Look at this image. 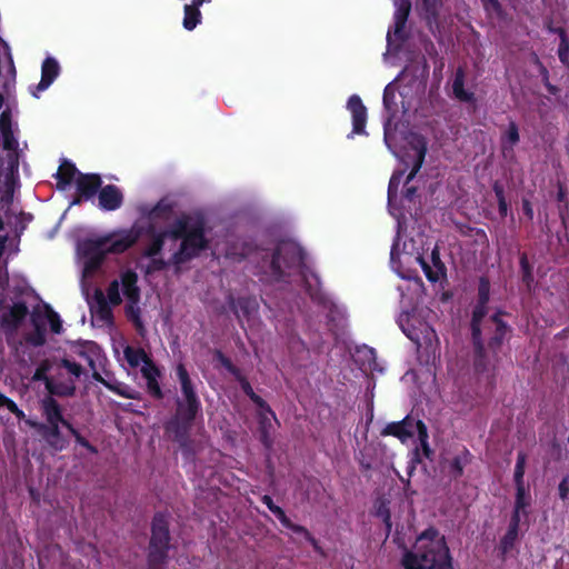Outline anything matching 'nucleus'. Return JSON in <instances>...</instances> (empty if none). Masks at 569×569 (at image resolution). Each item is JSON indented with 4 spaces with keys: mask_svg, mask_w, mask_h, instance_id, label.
<instances>
[{
    "mask_svg": "<svg viewBox=\"0 0 569 569\" xmlns=\"http://www.w3.org/2000/svg\"><path fill=\"white\" fill-rule=\"evenodd\" d=\"M27 423L37 428L46 441L56 450H62L66 447L67 442L60 435V425L46 426L30 420H27Z\"/></svg>",
    "mask_w": 569,
    "mask_h": 569,
    "instance_id": "nucleus-20",
    "label": "nucleus"
},
{
    "mask_svg": "<svg viewBox=\"0 0 569 569\" xmlns=\"http://www.w3.org/2000/svg\"><path fill=\"white\" fill-rule=\"evenodd\" d=\"M559 497L562 500L568 499L569 496V478L566 477L561 480V482L558 486Z\"/></svg>",
    "mask_w": 569,
    "mask_h": 569,
    "instance_id": "nucleus-47",
    "label": "nucleus"
},
{
    "mask_svg": "<svg viewBox=\"0 0 569 569\" xmlns=\"http://www.w3.org/2000/svg\"><path fill=\"white\" fill-rule=\"evenodd\" d=\"M42 409L47 420L46 426L62 425L67 428V425H70L62 418L61 410L57 401L51 397H47L42 400Z\"/></svg>",
    "mask_w": 569,
    "mask_h": 569,
    "instance_id": "nucleus-25",
    "label": "nucleus"
},
{
    "mask_svg": "<svg viewBox=\"0 0 569 569\" xmlns=\"http://www.w3.org/2000/svg\"><path fill=\"white\" fill-rule=\"evenodd\" d=\"M21 230L17 229L0 234V249H17L20 244Z\"/></svg>",
    "mask_w": 569,
    "mask_h": 569,
    "instance_id": "nucleus-35",
    "label": "nucleus"
},
{
    "mask_svg": "<svg viewBox=\"0 0 569 569\" xmlns=\"http://www.w3.org/2000/svg\"><path fill=\"white\" fill-rule=\"evenodd\" d=\"M412 194H413V189L408 188L406 197L410 199Z\"/></svg>",
    "mask_w": 569,
    "mask_h": 569,
    "instance_id": "nucleus-59",
    "label": "nucleus"
},
{
    "mask_svg": "<svg viewBox=\"0 0 569 569\" xmlns=\"http://www.w3.org/2000/svg\"><path fill=\"white\" fill-rule=\"evenodd\" d=\"M427 74H428V66H427L426 61L423 60L421 66L418 69V74L416 77L423 79L427 77Z\"/></svg>",
    "mask_w": 569,
    "mask_h": 569,
    "instance_id": "nucleus-51",
    "label": "nucleus"
},
{
    "mask_svg": "<svg viewBox=\"0 0 569 569\" xmlns=\"http://www.w3.org/2000/svg\"><path fill=\"white\" fill-rule=\"evenodd\" d=\"M0 400H2V402L6 403V408L12 412L13 415L17 416V418L19 419H23L24 418V413L22 410H20L18 408V406L9 398H7L4 395H0Z\"/></svg>",
    "mask_w": 569,
    "mask_h": 569,
    "instance_id": "nucleus-40",
    "label": "nucleus"
},
{
    "mask_svg": "<svg viewBox=\"0 0 569 569\" xmlns=\"http://www.w3.org/2000/svg\"><path fill=\"white\" fill-rule=\"evenodd\" d=\"M521 525H522V522L515 523V520H512V519L510 520L508 531L501 541L502 549L505 552L513 546V543L518 537V531H519Z\"/></svg>",
    "mask_w": 569,
    "mask_h": 569,
    "instance_id": "nucleus-36",
    "label": "nucleus"
},
{
    "mask_svg": "<svg viewBox=\"0 0 569 569\" xmlns=\"http://www.w3.org/2000/svg\"><path fill=\"white\" fill-rule=\"evenodd\" d=\"M262 502L281 521L283 526L293 529L296 532L303 533L306 537L309 536L307 530H305L303 528L291 525L289 519L284 515L283 510L280 507L276 506L269 496H263Z\"/></svg>",
    "mask_w": 569,
    "mask_h": 569,
    "instance_id": "nucleus-30",
    "label": "nucleus"
},
{
    "mask_svg": "<svg viewBox=\"0 0 569 569\" xmlns=\"http://www.w3.org/2000/svg\"><path fill=\"white\" fill-rule=\"evenodd\" d=\"M486 315V303L479 302V306L473 311V318H472V335L473 339L477 341L480 335V328L479 322L482 319V317Z\"/></svg>",
    "mask_w": 569,
    "mask_h": 569,
    "instance_id": "nucleus-37",
    "label": "nucleus"
},
{
    "mask_svg": "<svg viewBox=\"0 0 569 569\" xmlns=\"http://www.w3.org/2000/svg\"><path fill=\"white\" fill-rule=\"evenodd\" d=\"M13 127L12 111L11 109H6L0 114V131L3 139V148L8 151L16 152L19 148V142L14 137Z\"/></svg>",
    "mask_w": 569,
    "mask_h": 569,
    "instance_id": "nucleus-17",
    "label": "nucleus"
},
{
    "mask_svg": "<svg viewBox=\"0 0 569 569\" xmlns=\"http://www.w3.org/2000/svg\"><path fill=\"white\" fill-rule=\"evenodd\" d=\"M243 389L246 393L252 399V401L259 406L261 423L262 427L266 428L267 423H270L271 420L276 419L274 413L268 407H266L263 400L252 391L248 383L243 386Z\"/></svg>",
    "mask_w": 569,
    "mask_h": 569,
    "instance_id": "nucleus-29",
    "label": "nucleus"
},
{
    "mask_svg": "<svg viewBox=\"0 0 569 569\" xmlns=\"http://www.w3.org/2000/svg\"><path fill=\"white\" fill-rule=\"evenodd\" d=\"M475 237H476L475 243L477 246H483L487 241V236L482 230H479V229L475 230Z\"/></svg>",
    "mask_w": 569,
    "mask_h": 569,
    "instance_id": "nucleus-50",
    "label": "nucleus"
},
{
    "mask_svg": "<svg viewBox=\"0 0 569 569\" xmlns=\"http://www.w3.org/2000/svg\"><path fill=\"white\" fill-rule=\"evenodd\" d=\"M382 435L397 437L402 443L417 436L426 456H429L428 432L420 420L406 417L401 421L390 422L382 430Z\"/></svg>",
    "mask_w": 569,
    "mask_h": 569,
    "instance_id": "nucleus-9",
    "label": "nucleus"
},
{
    "mask_svg": "<svg viewBox=\"0 0 569 569\" xmlns=\"http://www.w3.org/2000/svg\"><path fill=\"white\" fill-rule=\"evenodd\" d=\"M463 71L459 69L456 73L453 83H452V90L455 93V97L459 99L460 101L469 102L472 100L473 94L463 88Z\"/></svg>",
    "mask_w": 569,
    "mask_h": 569,
    "instance_id": "nucleus-32",
    "label": "nucleus"
},
{
    "mask_svg": "<svg viewBox=\"0 0 569 569\" xmlns=\"http://www.w3.org/2000/svg\"><path fill=\"white\" fill-rule=\"evenodd\" d=\"M348 110L352 116V132L351 134H367V108L357 94H352L347 103Z\"/></svg>",
    "mask_w": 569,
    "mask_h": 569,
    "instance_id": "nucleus-16",
    "label": "nucleus"
},
{
    "mask_svg": "<svg viewBox=\"0 0 569 569\" xmlns=\"http://www.w3.org/2000/svg\"><path fill=\"white\" fill-rule=\"evenodd\" d=\"M31 320L36 328V332L33 335H31L28 338V340L34 346H39L44 342V326H46V323H49V326L53 332L59 333L61 330V320H60L58 313H56L47 305L34 309L31 315Z\"/></svg>",
    "mask_w": 569,
    "mask_h": 569,
    "instance_id": "nucleus-12",
    "label": "nucleus"
},
{
    "mask_svg": "<svg viewBox=\"0 0 569 569\" xmlns=\"http://www.w3.org/2000/svg\"><path fill=\"white\" fill-rule=\"evenodd\" d=\"M163 251H143V254L139 258V267L150 273L156 270H160L167 267L163 260Z\"/></svg>",
    "mask_w": 569,
    "mask_h": 569,
    "instance_id": "nucleus-24",
    "label": "nucleus"
},
{
    "mask_svg": "<svg viewBox=\"0 0 569 569\" xmlns=\"http://www.w3.org/2000/svg\"><path fill=\"white\" fill-rule=\"evenodd\" d=\"M78 191L86 198L92 197L101 184L98 174H78L76 183Z\"/></svg>",
    "mask_w": 569,
    "mask_h": 569,
    "instance_id": "nucleus-26",
    "label": "nucleus"
},
{
    "mask_svg": "<svg viewBox=\"0 0 569 569\" xmlns=\"http://www.w3.org/2000/svg\"><path fill=\"white\" fill-rule=\"evenodd\" d=\"M493 321H495L496 327H497V335L495 337V342L496 343H500V341L503 338V335L507 331V328L498 318H495Z\"/></svg>",
    "mask_w": 569,
    "mask_h": 569,
    "instance_id": "nucleus-48",
    "label": "nucleus"
},
{
    "mask_svg": "<svg viewBox=\"0 0 569 569\" xmlns=\"http://www.w3.org/2000/svg\"><path fill=\"white\" fill-rule=\"evenodd\" d=\"M377 516L383 520L389 532L391 530L390 515L385 502H381L377 508Z\"/></svg>",
    "mask_w": 569,
    "mask_h": 569,
    "instance_id": "nucleus-42",
    "label": "nucleus"
},
{
    "mask_svg": "<svg viewBox=\"0 0 569 569\" xmlns=\"http://www.w3.org/2000/svg\"><path fill=\"white\" fill-rule=\"evenodd\" d=\"M421 3L427 13L433 14L439 4V0H421Z\"/></svg>",
    "mask_w": 569,
    "mask_h": 569,
    "instance_id": "nucleus-49",
    "label": "nucleus"
},
{
    "mask_svg": "<svg viewBox=\"0 0 569 569\" xmlns=\"http://www.w3.org/2000/svg\"><path fill=\"white\" fill-rule=\"evenodd\" d=\"M532 497L530 488H516L515 506L511 519L516 522L526 523L530 513Z\"/></svg>",
    "mask_w": 569,
    "mask_h": 569,
    "instance_id": "nucleus-15",
    "label": "nucleus"
},
{
    "mask_svg": "<svg viewBox=\"0 0 569 569\" xmlns=\"http://www.w3.org/2000/svg\"><path fill=\"white\" fill-rule=\"evenodd\" d=\"M111 251H78L77 263L81 269V290L92 316L103 323L111 320V306H118L122 299L127 300V315L140 325V290L137 286V274L132 271H124L120 279L113 280L107 289V293L99 288L92 287L91 279L106 273L113 268L110 257Z\"/></svg>",
    "mask_w": 569,
    "mask_h": 569,
    "instance_id": "nucleus-2",
    "label": "nucleus"
},
{
    "mask_svg": "<svg viewBox=\"0 0 569 569\" xmlns=\"http://www.w3.org/2000/svg\"><path fill=\"white\" fill-rule=\"evenodd\" d=\"M123 196L116 186H106L99 192V204L104 210L111 211L120 208Z\"/></svg>",
    "mask_w": 569,
    "mask_h": 569,
    "instance_id": "nucleus-21",
    "label": "nucleus"
},
{
    "mask_svg": "<svg viewBox=\"0 0 569 569\" xmlns=\"http://www.w3.org/2000/svg\"><path fill=\"white\" fill-rule=\"evenodd\" d=\"M487 8L491 7L496 9L498 7V0H482Z\"/></svg>",
    "mask_w": 569,
    "mask_h": 569,
    "instance_id": "nucleus-54",
    "label": "nucleus"
},
{
    "mask_svg": "<svg viewBox=\"0 0 569 569\" xmlns=\"http://www.w3.org/2000/svg\"><path fill=\"white\" fill-rule=\"evenodd\" d=\"M0 44H2L6 49H9L8 44L0 38Z\"/></svg>",
    "mask_w": 569,
    "mask_h": 569,
    "instance_id": "nucleus-60",
    "label": "nucleus"
},
{
    "mask_svg": "<svg viewBox=\"0 0 569 569\" xmlns=\"http://www.w3.org/2000/svg\"><path fill=\"white\" fill-rule=\"evenodd\" d=\"M522 209H523V212L531 219L533 217V210H532V207L530 204V202L528 200H523V203H522Z\"/></svg>",
    "mask_w": 569,
    "mask_h": 569,
    "instance_id": "nucleus-52",
    "label": "nucleus"
},
{
    "mask_svg": "<svg viewBox=\"0 0 569 569\" xmlns=\"http://www.w3.org/2000/svg\"><path fill=\"white\" fill-rule=\"evenodd\" d=\"M452 467L455 468V475L460 476L463 467L459 459H455Z\"/></svg>",
    "mask_w": 569,
    "mask_h": 569,
    "instance_id": "nucleus-53",
    "label": "nucleus"
},
{
    "mask_svg": "<svg viewBox=\"0 0 569 569\" xmlns=\"http://www.w3.org/2000/svg\"><path fill=\"white\" fill-rule=\"evenodd\" d=\"M78 174L81 173L77 170L73 163L64 160L59 167L58 172L56 174L58 179V188L63 190L67 188V186L71 184L72 182L76 183Z\"/></svg>",
    "mask_w": 569,
    "mask_h": 569,
    "instance_id": "nucleus-27",
    "label": "nucleus"
},
{
    "mask_svg": "<svg viewBox=\"0 0 569 569\" xmlns=\"http://www.w3.org/2000/svg\"><path fill=\"white\" fill-rule=\"evenodd\" d=\"M362 352L366 355V356H370L371 358H375V352L372 349H368V348H365L362 350Z\"/></svg>",
    "mask_w": 569,
    "mask_h": 569,
    "instance_id": "nucleus-56",
    "label": "nucleus"
},
{
    "mask_svg": "<svg viewBox=\"0 0 569 569\" xmlns=\"http://www.w3.org/2000/svg\"><path fill=\"white\" fill-rule=\"evenodd\" d=\"M383 106L389 114H395L398 110V102L393 82L387 84L383 91Z\"/></svg>",
    "mask_w": 569,
    "mask_h": 569,
    "instance_id": "nucleus-34",
    "label": "nucleus"
},
{
    "mask_svg": "<svg viewBox=\"0 0 569 569\" xmlns=\"http://www.w3.org/2000/svg\"><path fill=\"white\" fill-rule=\"evenodd\" d=\"M406 569H450L451 559L443 536L428 529L416 540L412 551L405 553Z\"/></svg>",
    "mask_w": 569,
    "mask_h": 569,
    "instance_id": "nucleus-4",
    "label": "nucleus"
},
{
    "mask_svg": "<svg viewBox=\"0 0 569 569\" xmlns=\"http://www.w3.org/2000/svg\"><path fill=\"white\" fill-rule=\"evenodd\" d=\"M2 230H3V220H2V218L0 217V231H2Z\"/></svg>",
    "mask_w": 569,
    "mask_h": 569,
    "instance_id": "nucleus-61",
    "label": "nucleus"
},
{
    "mask_svg": "<svg viewBox=\"0 0 569 569\" xmlns=\"http://www.w3.org/2000/svg\"><path fill=\"white\" fill-rule=\"evenodd\" d=\"M234 310L241 322H243L244 319L250 321L257 315L258 303L254 299H240Z\"/></svg>",
    "mask_w": 569,
    "mask_h": 569,
    "instance_id": "nucleus-28",
    "label": "nucleus"
},
{
    "mask_svg": "<svg viewBox=\"0 0 569 569\" xmlns=\"http://www.w3.org/2000/svg\"><path fill=\"white\" fill-rule=\"evenodd\" d=\"M393 29L387 33L388 53L397 51L403 40V29L411 8L410 0H393Z\"/></svg>",
    "mask_w": 569,
    "mask_h": 569,
    "instance_id": "nucleus-14",
    "label": "nucleus"
},
{
    "mask_svg": "<svg viewBox=\"0 0 569 569\" xmlns=\"http://www.w3.org/2000/svg\"><path fill=\"white\" fill-rule=\"evenodd\" d=\"M296 247H298V244H297V243H295V242H292V243L290 244V248H289V249H296Z\"/></svg>",
    "mask_w": 569,
    "mask_h": 569,
    "instance_id": "nucleus-62",
    "label": "nucleus"
},
{
    "mask_svg": "<svg viewBox=\"0 0 569 569\" xmlns=\"http://www.w3.org/2000/svg\"><path fill=\"white\" fill-rule=\"evenodd\" d=\"M168 520L163 515H158L154 517L152 522V536L149 555V560L151 563H159L164 559L168 549Z\"/></svg>",
    "mask_w": 569,
    "mask_h": 569,
    "instance_id": "nucleus-13",
    "label": "nucleus"
},
{
    "mask_svg": "<svg viewBox=\"0 0 569 569\" xmlns=\"http://www.w3.org/2000/svg\"><path fill=\"white\" fill-rule=\"evenodd\" d=\"M385 141L388 148L393 152L396 157H399L407 167H412L410 173L407 177L408 183L419 171L425 160V156L427 152V142L425 138L417 133H409L406 137V148L408 150L406 151V153L401 156L391 149L389 137L387 133L385 136Z\"/></svg>",
    "mask_w": 569,
    "mask_h": 569,
    "instance_id": "nucleus-10",
    "label": "nucleus"
},
{
    "mask_svg": "<svg viewBox=\"0 0 569 569\" xmlns=\"http://www.w3.org/2000/svg\"><path fill=\"white\" fill-rule=\"evenodd\" d=\"M200 6H194V3L186 4L183 8L184 17H183V27L184 29L191 31L193 30L201 19V13L199 10Z\"/></svg>",
    "mask_w": 569,
    "mask_h": 569,
    "instance_id": "nucleus-31",
    "label": "nucleus"
},
{
    "mask_svg": "<svg viewBox=\"0 0 569 569\" xmlns=\"http://www.w3.org/2000/svg\"><path fill=\"white\" fill-rule=\"evenodd\" d=\"M402 176H403V171H397L392 174V177L389 181V187H388L389 204H391V201L397 196V190H398L399 184L401 183Z\"/></svg>",
    "mask_w": 569,
    "mask_h": 569,
    "instance_id": "nucleus-39",
    "label": "nucleus"
},
{
    "mask_svg": "<svg viewBox=\"0 0 569 569\" xmlns=\"http://www.w3.org/2000/svg\"><path fill=\"white\" fill-rule=\"evenodd\" d=\"M0 310L3 325L10 328H17L27 316V307L20 302L13 303L9 308L0 306Z\"/></svg>",
    "mask_w": 569,
    "mask_h": 569,
    "instance_id": "nucleus-23",
    "label": "nucleus"
},
{
    "mask_svg": "<svg viewBox=\"0 0 569 569\" xmlns=\"http://www.w3.org/2000/svg\"><path fill=\"white\" fill-rule=\"evenodd\" d=\"M489 299V282L485 279L479 283V302L487 303Z\"/></svg>",
    "mask_w": 569,
    "mask_h": 569,
    "instance_id": "nucleus-44",
    "label": "nucleus"
},
{
    "mask_svg": "<svg viewBox=\"0 0 569 569\" xmlns=\"http://www.w3.org/2000/svg\"><path fill=\"white\" fill-rule=\"evenodd\" d=\"M431 311L427 308H415L398 317L402 332L416 343L419 356L426 363L435 362L440 357L439 338L428 323Z\"/></svg>",
    "mask_w": 569,
    "mask_h": 569,
    "instance_id": "nucleus-5",
    "label": "nucleus"
},
{
    "mask_svg": "<svg viewBox=\"0 0 569 569\" xmlns=\"http://www.w3.org/2000/svg\"><path fill=\"white\" fill-rule=\"evenodd\" d=\"M266 278L263 280L269 282H277L286 277H299L310 297L323 301L320 293V281L318 276L310 269L306 262L301 251H274L268 264V271H264Z\"/></svg>",
    "mask_w": 569,
    "mask_h": 569,
    "instance_id": "nucleus-3",
    "label": "nucleus"
},
{
    "mask_svg": "<svg viewBox=\"0 0 569 569\" xmlns=\"http://www.w3.org/2000/svg\"><path fill=\"white\" fill-rule=\"evenodd\" d=\"M93 343L76 346L72 348L71 352L64 359L71 360L74 363L80 365V375L83 376L86 373L87 367L93 369Z\"/></svg>",
    "mask_w": 569,
    "mask_h": 569,
    "instance_id": "nucleus-18",
    "label": "nucleus"
},
{
    "mask_svg": "<svg viewBox=\"0 0 569 569\" xmlns=\"http://www.w3.org/2000/svg\"><path fill=\"white\" fill-rule=\"evenodd\" d=\"M59 63L53 58H47L42 63L41 80L34 90H31L32 96L38 98V93L47 90L59 74Z\"/></svg>",
    "mask_w": 569,
    "mask_h": 569,
    "instance_id": "nucleus-19",
    "label": "nucleus"
},
{
    "mask_svg": "<svg viewBox=\"0 0 569 569\" xmlns=\"http://www.w3.org/2000/svg\"><path fill=\"white\" fill-rule=\"evenodd\" d=\"M173 211V203L161 199L157 204H142L139 207L141 219L130 229H121L101 236H91L88 239V249H98L109 246V249H128L137 243L143 234L144 223L148 222L147 237L151 243L149 249H204L207 240L203 226L191 217H180L166 229L157 231L154 223L168 221Z\"/></svg>",
    "mask_w": 569,
    "mask_h": 569,
    "instance_id": "nucleus-1",
    "label": "nucleus"
},
{
    "mask_svg": "<svg viewBox=\"0 0 569 569\" xmlns=\"http://www.w3.org/2000/svg\"><path fill=\"white\" fill-rule=\"evenodd\" d=\"M80 365L71 360L44 361L34 371L33 379L42 380L52 395L71 396L81 380Z\"/></svg>",
    "mask_w": 569,
    "mask_h": 569,
    "instance_id": "nucleus-7",
    "label": "nucleus"
},
{
    "mask_svg": "<svg viewBox=\"0 0 569 569\" xmlns=\"http://www.w3.org/2000/svg\"><path fill=\"white\" fill-rule=\"evenodd\" d=\"M67 428L68 430L76 438V441L87 448L88 450H90L91 452H96V449L83 438L79 435V432L71 426V425H67Z\"/></svg>",
    "mask_w": 569,
    "mask_h": 569,
    "instance_id": "nucleus-43",
    "label": "nucleus"
},
{
    "mask_svg": "<svg viewBox=\"0 0 569 569\" xmlns=\"http://www.w3.org/2000/svg\"><path fill=\"white\" fill-rule=\"evenodd\" d=\"M409 71H410V69H409V67H407V68H406V69H405L400 74H399V77H398L396 80H398V79H402V78L407 77V76L409 74Z\"/></svg>",
    "mask_w": 569,
    "mask_h": 569,
    "instance_id": "nucleus-57",
    "label": "nucleus"
},
{
    "mask_svg": "<svg viewBox=\"0 0 569 569\" xmlns=\"http://www.w3.org/2000/svg\"><path fill=\"white\" fill-rule=\"evenodd\" d=\"M4 406H6V403H4V402H2V400H0V408H2V407H4Z\"/></svg>",
    "mask_w": 569,
    "mask_h": 569,
    "instance_id": "nucleus-63",
    "label": "nucleus"
},
{
    "mask_svg": "<svg viewBox=\"0 0 569 569\" xmlns=\"http://www.w3.org/2000/svg\"><path fill=\"white\" fill-rule=\"evenodd\" d=\"M113 351L120 362H126L130 368H140L151 395L157 398L161 396L158 383L159 370L142 349L129 346L123 339H119L113 343Z\"/></svg>",
    "mask_w": 569,
    "mask_h": 569,
    "instance_id": "nucleus-8",
    "label": "nucleus"
},
{
    "mask_svg": "<svg viewBox=\"0 0 569 569\" xmlns=\"http://www.w3.org/2000/svg\"><path fill=\"white\" fill-rule=\"evenodd\" d=\"M567 51L568 49L567 48H560L559 49V58L562 62H566L567 61Z\"/></svg>",
    "mask_w": 569,
    "mask_h": 569,
    "instance_id": "nucleus-55",
    "label": "nucleus"
},
{
    "mask_svg": "<svg viewBox=\"0 0 569 569\" xmlns=\"http://www.w3.org/2000/svg\"><path fill=\"white\" fill-rule=\"evenodd\" d=\"M197 251H176L173 254V263L178 267V264L182 263L186 260H190L196 256Z\"/></svg>",
    "mask_w": 569,
    "mask_h": 569,
    "instance_id": "nucleus-41",
    "label": "nucleus"
},
{
    "mask_svg": "<svg viewBox=\"0 0 569 569\" xmlns=\"http://www.w3.org/2000/svg\"><path fill=\"white\" fill-rule=\"evenodd\" d=\"M495 190H496V193H497V197H498L499 211H500V213L502 216H506L507 211H508V206H507V202H506V199H505V196H503V191L499 187H496Z\"/></svg>",
    "mask_w": 569,
    "mask_h": 569,
    "instance_id": "nucleus-46",
    "label": "nucleus"
},
{
    "mask_svg": "<svg viewBox=\"0 0 569 569\" xmlns=\"http://www.w3.org/2000/svg\"><path fill=\"white\" fill-rule=\"evenodd\" d=\"M519 140L520 136L518 127L515 122H510L500 138L501 151L505 158L513 157V150Z\"/></svg>",
    "mask_w": 569,
    "mask_h": 569,
    "instance_id": "nucleus-22",
    "label": "nucleus"
},
{
    "mask_svg": "<svg viewBox=\"0 0 569 569\" xmlns=\"http://www.w3.org/2000/svg\"><path fill=\"white\" fill-rule=\"evenodd\" d=\"M211 0H192L194 6H202L204 2H210Z\"/></svg>",
    "mask_w": 569,
    "mask_h": 569,
    "instance_id": "nucleus-58",
    "label": "nucleus"
},
{
    "mask_svg": "<svg viewBox=\"0 0 569 569\" xmlns=\"http://www.w3.org/2000/svg\"><path fill=\"white\" fill-rule=\"evenodd\" d=\"M398 233H397V238L392 244V248L393 250H397V249H407L408 247H411V248H416L417 247V242L410 238V239H407V237H403L402 232H401V224L400 222H398Z\"/></svg>",
    "mask_w": 569,
    "mask_h": 569,
    "instance_id": "nucleus-38",
    "label": "nucleus"
},
{
    "mask_svg": "<svg viewBox=\"0 0 569 569\" xmlns=\"http://www.w3.org/2000/svg\"><path fill=\"white\" fill-rule=\"evenodd\" d=\"M526 460H527L526 455L523 452H519L517 456L515 473H513V481H515L516 488L529 487L525 482Z\"/></svg>",
    "mask_w": 569,
    "mask_h": 569,
    "instance_id": "nucleus-33",
    "label": "nucleus"
},
{
    "mask_svg": "<svg viewBox=\"0 0 569 569\" xmlns=\"http://www.w3.org/2000/svg\"><path fill=\"white\" fill-rule=\"evenodd\" d=\"M390 263L392 270L402 279H415L418 266L431 282L440 281L446 276V266L439 251H391Z\"/></svg>",
    "mask_w": 569,
    "mask_h": 569,
    "instance_id": "nucleus-6",
    "label": "nucleus"
},
{
    "mask_svg": "<svg viewBox=\"0 0 569 569\" xmlns=\"http://www.w3.org/2000/svg\"><path fill=\"white\" fill-rule=\"evenodd\" d=\"M180 382L183 399L178 402L177 417L186 422L191 421L199 409V401L193 390L191 380L183 365L176 369Z\"/></svg>",
    "mask_w": 569,
    "mask_h": 569,
    "instance_id": "nucleus-11",
    "label": "nucleus"
},
{
    "mask_svg": "<svg viewBox=\"0 0 569 569\" xmlns=\"http://www.w3.org/2000/svg\"><path fill=\"white\" fill-rule=\"evenodd\" d=\"M521 268L523 270V280L527 286L530 288V282L532 281L531 273L529 270V261L526 254H522L520 258Z\"/></svg>",
    "mask_w": 569,
    "mask_h": 569,
    "instance_id": "nucleus-45",
    "label": "nucleus"
}]
</instances>
